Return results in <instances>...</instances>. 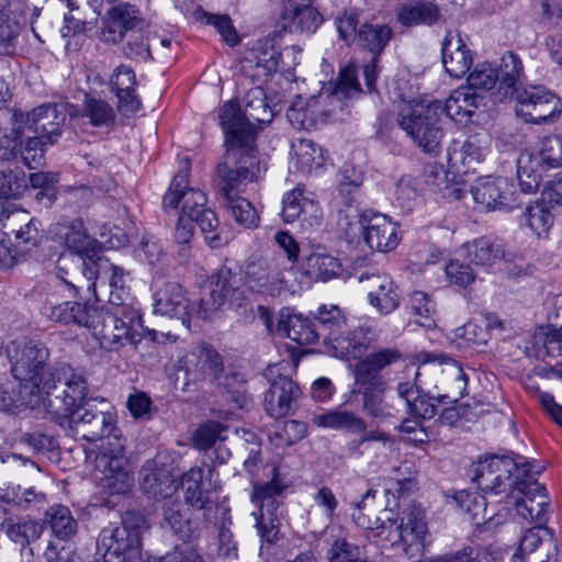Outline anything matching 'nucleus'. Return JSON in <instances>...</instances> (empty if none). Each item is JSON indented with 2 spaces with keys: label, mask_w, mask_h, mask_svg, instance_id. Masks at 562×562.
Masks as SVG:
<instances>
[{
  "label": "nucleus",
  "mask_w": 562,
  "mask_h": 562,
  "mask_svg": "<svg viewBox=\"0 0 562 562\" xmlns=\"http://www.w3.org/2000/svg\"><path fill=\"white\" fill-rule=\"evenodd\" d=\"M60 378L67 380L61 393L48 397L45 409L69 434L88 442L106 439L94 459L95 477L110 494H124L133 485L127 469L125 439L115 425V414L106 401L86 400L88 382L82 370L60 367Z\"/></svg>",
  "instance_id": "1"
},
{
  "label": "nucleus",
  "mask_w": 562,
  "mask_h": 562,
  "mask_svg": "<svg viewBox=\"0 0 562 562\" xmlns=\"http://www.w3.org/2000/svg\"><path fill=\"white\" fill-rule=\"evenodd\" d=\"M41 314L60 325L90 329L102 348L112 350L140 340L142 314L139 307L115 306L79 302H60L52 291L42 302Z\"/></svg>",
  "instance_id": "2"
},
{
  "label": "nucleus",
  "mask_w": 562,
  "mask_h": 562,
  "mask_svg": "<svg viewBox=\"0 0 562 562\" xmlns=\"http://www.w3.org/2000/svg\"><path fill=\"white\" fill-rule=\"evenodd\" d=\"M11 372L20 382L19 396L22 404L31 407L48 402V397L61 393L67 386V380L61 379L60 367H70L67 363H57L47 369L49 351L37 340L14 341L9 349Z\"/></svg>",
  "instance_id": "3"
},
{
  "label": "nucleus",
  "mask_w": 562,
  "mask_h": 562,
  "mask_svg": "<svg viewBox=\"0 0 562 562\" xmlns=\"http://www.w3.org/2000/svg\"><path fill=\"white\" fill-rule=\"evenodd\" d=\"M272 113L261 88L251 89L245 97V110L228 101L218 111L220 124L225 135V154L235 149L236 156L258 158L256 137L259 127L271 121Z\"/></svg>",
  "instance_id": "4"
},
{
  "label": "nucleus",
  "mask_w": 562,
  "mask_h": 562,
  "mask_svg": "<svg viewBox=\"0 0 562 562\" xmlns=\"http://www.w3.org/2000/svg\"><path fill=\"white\" fill-rule=\"evenodd\" d=\"M261 173L259 158L236 156L235 149L224 154L217 165L218 191L223 206L235 222L246 228L258 226L259 215L252 204L239 194Z\"/></svg>",
  "instance_id": "5"
},
{
  "label": "nucleus",
  "mask_w": 562,
  "mask_h": 562,
  "mask_svg": "<svg viewBox=\"0 0 562 562\" xmlns=\"http://www.w3.org/2000/svg\"><path fill=\"white\" fill-rule=\"evenodd\" d=\"M58 241L63 243L70 251L69 255H61L57 260L56 277L52 288L56 292L59 283L67 286L72 295H77L80 284L82 268L72 258H80L88 266L89 261L94 262L100 257L101 244L91 237L80 218H63L54 228Z\"/></svg>",
  "instance_id": "6"
},
{
  "label": "nucleus",
  "mask_w": 562,
  "mask_h": 562,
  "mask_svg": "<svg viewBox=\"0 0 562 562\" xmlns=\"http://www.w3.org/2000/svg\"><path fill=\"white\" fill-rule=\"evenodd\" d=\"M313 318L327 352L336 358L344 360L360 358L372 342L368 328L357 327L353 330H345L347 317L336 304L318 306Z\"/></svg>",
  "instance_id": "7"
},
{
  "label": "nucleus",
  "mask_w": 562,
  "mask_h": 562,
  "mask_svg": "<svg viewBox=\"0 0 562 562\" xmlns=\"http://www.w3.org/2000/svg\"><path fill=\"white\" fill-rule=\"evenodd\" d=\"M442 114L440 101L413 99L401 104L397 123L424 153L437 156L445 134Z\"/></svg>",
  "instance_id": "8"
},
{
  "label": "nucleus",
  "mask_w": 562,
  "mask_h": 562,
  "mask_svg": "<svg viewBox=\"0 0 562 562\" xmlns=\"http://www.w3.org/2000/svg\"><path fill=\"white\" fill-rule=\"evenodd\" d=\"M427 533L424 512L415 506L405 508L397 517L392 510L384 509L373 519L368 538L382 546L397 547L409 553L414 548L423 547Z\"/></svg>",
  "instance_id": "9"
},
{
  "label": "nucleus",
  "mask_w": 562,
  "mask_h": 562,
  "mask_svg": "<svg viewBox=\"0 0 562 562\" xmlns=\"http://www.w3.org/2000/svg\"><path fill=\"white\" fill-rule=\"evenodd\" d=\"M538 473L540 470H535L533 465L524 461L522 457L512 459L496 454L480 459L470 467L468 472L471 481L476 483L483 492L493 495L505 494L508 503L512 501L510 493L515 490L516 483Z\"/></svg>",
  "instance_id": "10"
},
{
  "label": "nucleus",
  "mask_w": 562,
  "mask_h": 562,
  "mask_svg": "<svg viewBox=\"0 0 562 562\" xmlns=\"http://www.w3.org/2000/svg\"><path fill=\"white\" fill-rule=\"evenodd\" d=\"M361 92L357 71L353 67H346L340 70L337 82L314 95L308 100L299 97L288 110V117L291 122L302 125L306 121H323L341 110L346 101Z\"/></svg>",
  "instance_id": "11"
},
{
  "label": "nucleus",
  "mask_w": 562,
  "mask_h": 562,
  "mask_svg": "<svg viewBox=\"0 0 562 562\" xmlns=\"http://www.w3.org/2000/svg\"><path fill=\"white\" fill-rule=\"evenodd\" d=\"M269 474L271 477L268 482L254 484L250 498L259 507L258 512L252 513L258 535L261 541L272 544L281 537L280 496L288 482L276 465L270 468Z\"/></svg>",
  "instance_id": "12"
},
{
  "label": "nucleus",
  "mask_w": 562,
  "mask_h": 562,
  "mask_svg": "<svg viewBox=\"0 0 562 562\" xmlns=\"http://www.w3.org/2000/svg\"><path fill=\"white\" fill-rule=\"evenodd\" d=\"M78 262V268H82L80 282L86 281L88 291H92L98 299L97 289L109 292L108 304L115 306L138 307L131 295L127 284L128 273L121 267L100 256L95 261H89L86 266L80 258H72Z\"/></svg>",
  "instance_id": "13"
},
{
  "label": "nucleus",
  "mask_w": 562,
  "mask_h": 562,
  "mask_svg": "<svg viewBox=\"0 0 562 562\" xmlns=\"http://www.w3.org/2000/svg\"><path fill=\"white\" fill-rule=\"evenodd\" d=\"M562 167V134L549 135L541 139L536 151L521 153L517 160V178L520 191L536 193L543 175Z\"/></svg>",
  "instance_id": "14"
},
{
  "label": "nucleus",
  "mask_w": 562,
  "mask_h": 562,
  "mask_svg": "<svg viewBox=\"0 0 562 562\" xmlns=\"http://www.w3.org/2000/svg\"><path fill=\"white\" fill-rule=\"evenodd\" d=\"M147 527L143 515L136 512H126L120 524H110L102 529L98 546L127 557L130 562L132 560L142 562L140 536Z\"/></svg>",
  "instance_id": "15"
},
{
  "label": "nucleus",
  "mask_w": 562,
  "mask_h": 562,
  "mask_svg": "<svg viewBox=\"0 0 562 562\" xmlns=\"http://www.w3.org/2000/svg\"><path fill=\"white\" fill-rule=\"evenodd\" d=\"M190 175V161L186 158L180 162V169L173 177L168 191L162 198V207L165 211H176L180 204V215L191 220L196 218L206 207L207 199L203 191L188 187Z\"/></svg>",
  "instance_id": "16"
},
{
  "label": "nucleus",
  "mask_w": 562,
  "mask_h": 562,
  "mask_svg": "<svg viewBox=\"0 0 562 562\" xmlns=\"http://www.w3.org/2000/svg\"><path fill=\"white\" fill-rule=\"evenodd\" d=\"M513 504L517 514L529 522H536V528H547V514L550 507V499L543 485L533 474L529 479H521L516 483L515 490L510 493Z\"/></svg>",
  "instance_id": "17"
},
{
  "label": "nucleus",
  "mask_w": 562,
  "mask_h": 562,
  "mask_svg": "<svg viewBox=\"0 0 562 562\" xmlns=\"http://www.w3.org/2000/svg\"><path fill=\"white\" fill-rule=\"evenodd\" d=\"M240 278L231 268L223 266L210 278V292L199 300L198 317L206 319L226 303H239L243 300Z\"/></svg>",
  "instance_id": "18"
},
{
  "label": "nucleus",
  "mask_w": 562,
  "mask_h": 562,
  "mask_svg": "<svg viewBox=\"0 0 562 562\" xmlns=\"http://www.w3.org/2000/svg\"><path fill=\"white\" fill-rule=\"evenodd\" d=\"M154 293V313L176 318L190 328L192 317H198V303H190L182 285L175 281H156Z\"/></svg>",
  "instance_id": "19"
},
{
  "label": "nucleus",
  "mask_w": 562,
  "mask_h": 562,
  "mask_svg": "<svg viewBox=\"0 0 562 562\" xmlns=\"http://www.w3.org/2000/svg\"><path fill=\"white\" fill-rule=\"evenodd\" d=\"M516 113L526 122L542 124L561 113L560 99L541 86H532L516 93Z\"/></svg>",
  "instance_id": "20"
},
{
  "label": "nucleus",
  "mask_w": 562,
  "mask_h": 562,
  "mask_svg": "<svg viewBox=\"0 0 562 562\" xmlns=\"http://www.w3.org/2000/svg\"><path fill=\"white\" fill-rule=\"evenodd\" d=\"M562 542L551 528H530L520 538L510 562H559Z\"/></svg>",
  "instance_id": "21"
},
{
  "label": "nucleus",
  "mask_w": 562,
  "mask_h": 562,
  "mask_svg": "<svg viewBox=\"0 0 562 562\" xmlns=\"http://www.w3.org/2000/svg\"><path fill=\"white\" fill-rule=\"evenodd\" d=\"M66 117L64 104L45 103L26 114H14V122L19 124L18 132L22 135L25 132L41 133L43 137L57 142L61 135V127L66 122Z\"/></svg>",
  "instance_id": "22"
},
{
  "label": "nucleus",
  "mask_w": 562,
  "mask_h": 562,
  "mask_svg": "<svg viewBox=\"0 0 562 562\" xmlns=\"http://www.w3.org/2000/svg\"><path fill=\"white\" fill-rule=\"evenodd\" d=\"M212 467H192L181 475L183 499L190 507L202 510L213 503L221 488Z\"/></svg>",
  "instance_id": "23"
},
{
  "label": "nucleus",
  "mask_w": 562,
  "mask_h": 562,
  "mask_svg": "<svg viewBox=\"0 0 562 562\" xmlns=\"http://www.w3.org/2000/svg\"><path fill=\"white\" fill-rule=\"evenodd\" d=\"M471 194L475 204L484 211L512 210L520 204L514 183L503 177L476 179Z\"/></svg>",
  "instance_id": "24"
},
{
  "label": "nucleus",
  "mask_w": 562,
  "mask_h": 562,
  "mask_svg": "<svg viewBox=\"0 0 562 562\" xmlns=\"http://www.w3.org/2000/svg\"><path fill=\"white\" fill-rule=\"evenodd\" d=\"M149 23L143 18L135 4L117 2L108 10L103 19L102 41L108 44H119L127 33L145 31Z\"/></svg>",
  "instance_id": "25"
},
{
  "label": "nucleus",
  "mask_w": 562,
  "mask_h": 562,
  "mask_svg": "<svg viewBox=\"0 0 562 562\" xmlns=\"http://www.w3.org/2000/svg\"><path fill=\"white\" fill-rule=\"evenodd\" d=\"M364 240L371 249L391 251L400 243L397 226L384 214H363L360 217Z\"/></svg>",
  "instance_id": "26"
},
{
  "label": "nucleus",
  "mask_w": 562,
  "mask_h": 562,
  "mask_svg": "<svg viewBox=\"0 0 562 562\" xmlns=\"http://www.w3.org/2000/svg\"><path fill=\"white\" fill-rule=\"evenodd\" d=\"M302 391L291 378L279 375L276 378L265 395V408L269 416L282 418L296 406Z\"/></svg>",
  "instance_id": "27"
},
{
  "label": "nucleus",
  "mask_w": 562,
  "mask_h": 562,
  "mask_svg": "<svg viewBox=\"0 0 562 562\" xmlns=\"http://www.w3.org/2000/svg\"><path fill=\"white\" fill-rule=\"evenodd\" d=\"M245 280L250 290L271 296L278 295L285 288L279 266L262 259L247 263Z\"/></svg>",
  "instance_id": "28"
},
{
  "label": "nucleus",
  "mask_w": 562,
  "mask_h": 562,
  "mask_svg": "<svg viewBox=\"0 0 562 562\" xmlns=\"http://www.w3.org/2000/svg\"><path fill=\"white\" fill-rule=\"evenodd\" d=\"M419 371L416 370L414 381L400 382L396 386L397 395L405 401L407 413L416 418L428 420L436 416L437 404L442 402L440 395L431 396L418 384Z\"/></svg>",
  "instance_id": "29"
},
{
  "label": "nucleus",
  "mask_w": 562,
  "mask_h": 562,
  "mask_svg": "<svg viewBox=\"0 0 562 562\" xmlns=\"http://www.w3.org/2000/svg\"><path fill=\"white\" fill-rule=\"evenodd\" d=\"M430 362H438L439 366H445L441 373L443 374L442 384L446 393L441 394L440 397L457 403L465 395L468 387V378L461 364L443 353H424L420 356L422 364Z\"/></svg>",
  "instance_id": "30"
},
{
  "label": "nucleus",
  "mask_w": 562,
  "mask_h": 562,
  "mask_svg": "<svg viewBox=\"0 0 562 562\" xmlns=\"http://www.w3.org/2000/svg\"><path fill=\"white\" fill-rule=\"evenodd\" d=\"M359 279L368 281L369 302L379 313L389 315L400 306L398 286L387 274H361Z\"/></svg>",
  "instance_id": "31"
},
{
  "label": "nucleus",
  "mask_w": 562,
  "mask_h": 562,
  "mask_svg": "<svg viewBox=\"0 0 562 562\" xmlns=\"http://www.w3.org/2000/svg\"><path fill=\"white\" fill-rule=\"evenodd\" d=\"M442 64L452 78L463 77L471 68L473 58L458 32L448 31L442 42Z\"/></svg>",
  "instance_id": "32"
},
{
  "label": "nucleus",
  "mask_w": 562,
  "mask_h": 562,
  "mask_svg": "<svg viewBox=\"0 0 562 562\" xmlns=\"http://www.w3.org/2000/svg\"><path fill=\"white\" fill-rule=\"evenodd\" d=\"M282 216L286 223L301 220L310 225H318L322 211L312 198L305 196L304 190L295 188L283 198Z\"/></svg>",
  "instance_id": "33"
},
{
  "label": "nucleus",
  "mask_w": 562,
  "mask_h": 562,
  "mask_svg": "<svg viewBox=\"0 0 562 562\" xmlns=\"http://www.w3.org/2000/svg\"><path fill=\"white\" fill-rule=\"evenodd\" d=\"M281 19L283 27L290 32L314 33L323 23V16L311 2H288Z\"/></svg>",
  "instance_id": "34"
},
{
  "label": "nucleus",
  "mask_w": 562,
  "mask_h": 562,
  "mask_svg": "<svg viewBox=\"0 0 562 562\" xmlns=\"http://www.w3.org/2000/svg\"><path fill=\"white\" fill-rule=\"evenodd\" d=\"M468 259L471 263L488 268L501 260H510L512 255L505 248V244L494 237H481L464 246Z\"/></svg>",
  "instance_id": "35"
},
{
  "label": "nucleus",
  "mask_w": 562,
  "mask_h": 562,
  "mask_svg": "<svg viewBox=\"0 0 562 562\" xmlns=\"http://www.w3.org/2000/svg\"><path fill=\"white\" fill-rule=\"evenodd\" d=\"M300 54L301 48L295 45L286 46L282 50L273 45L263 48L256 55L257 72L255 76H268L279 69L289 70L299 63L296 58Z\"/></svg>",
  "instance_id": "36"
},
{
  "label": "nucleus",
  "mask_w": 562,
  "mask_h": 562,
  "mask_svg": "<svg viewBox=\"0 0 562 562\" xmlns=\"http://www.w3.org/2000/svg\"><path fill=\"white\" fill-rule=\"evenodd\" d=\"M277 330L299 345H311L321 339L315 322L302 314L281 313Z\"/></svg>",
  "instance_id": "37"
},
{
  "label": "nucleus",
  "mask_w": 562,
  "mask_h": 562,
  "mask_svg": "<svg viewBox=\"0 0 562 562\" xmlns=\"http://www.w3.org/2000/svg\"><path fill=\"white\" fill-rule=\"evenodd\" d=\"M177 9L192 21L214 25L228 45L235 46L238 44L239 37L227 14L207 13L196 2H180Z\"/></svg>",
  "instance_id": "38"
},
{
  "label": "nucleus",
  "mask_w": 562,
  "mask_h": 562,
  "mask_svg": "<svg viewBox=\"0 0 562 562\" xmlns=\"http://www.w3.org/2000/svg\"><path fill=\"white\" fill-rule=\"evenodd\" d=\"M199 359L213 374L220 386L225 389L245 383V376L233 368L224 366L223 357L213 347L205 345L200 348Z\"/></svg>",
  "instance_id": "39"
},
{
  "label": "nucleus",
  "mask_w": 562,
  "mask_h": 562,
  "mask_svg": "<svg viewBox=\"0 0 562 562\" xmlns=\"http://www.w3.org/2000/svg\"><path fill=\"white\" fill-rule=\"evenodd\" d=\"M162 517L164 521L180 540L189 542L198 538V526L187 513L182 512V505L179 501H166L162 507Z\"/></svg>",
  "instance_id": "40"
},
{
  "label": "nucleus",
  "mask_w": 562,
  "mask_h": 562,
  "mask_svg": "<svg viewBox=\"0 0 562 562\" xmlns=\"http://www.w3.org/2000/svg\"><path fill=\"white\" fill-rule=\"evenodd\" d=\"M479 108V95L468 88H459L451 92L442 104L446 115L458 123H467Z\"/></svg>",
  "instance_id": "41"
},
{
  "label": "nucleus",
  "mask_w": 562,
  "mask_h": 562,
  "mask_svg": "<svg viewBox=\"0 0 562 562\" xmlns=\"http://www.w3.org/2000/svg\"><path fill=\"white\" fill-rule=\"evenodd\" d=\"M441 19L442 13L436 2H406L397 13V20L404 26L432 25Z\"/></svg>",
  "instance_id": "42"
},
{
  "label": "nucleus",
  "mask_w": 562,
  "mask_h": 562,
  "mask_svg": "<svg viewBox=\"0 0 562 562\" xmlns=\"http://www.w3.org/2000/svg\"><path fill=\"white\" fill-rule=\"evenodd\" d=\"M387 385L358 387L352 394H360L362 411L371 418L380 422L393 416V406L385 401Z\"/></svg>",
  "instance_id": "43"
},
{
  "label": "nucleus",
  "mask_w": 562,
  "mask_h": 562,
  "mask_svg": "<svg viewBox=\"0 0 562 562\" xmlns=\"http://www.w3.org/2000/svg\"><path fill=\"white\" fill-rule=\"evenodd\" d=\"M139 475L143 492L154 498H167L173 490L168 471L158 469L154 463H146L140 469Z\"/></svg>",
  "instance_id": "44"
},
{
  "label": "nucleus",
  "mask_w": 562,
  "mask_h": 562,
  "mask_svg": "<svg viewBox=\"0 0 562 562\" xmlns=\"http://www.w3.org/2000/svg\"><path fill=\"white\" fill-rule=\"evenodd\" d=\"M315 425L336 430H346L359 435L367 428V423L352 412L342 409H331L326 413L315 415L313 418Z\"/></svg>",
  "instance_id": "45"
},
{
  "label": "nucleus",
  "mask_w": 562,
  "mask_h": 562,
  "mask_svg": "<svg viewBox=\"0 0 562 562\" xmlns=\"http://www.w3.org/2000/svg\"><path fill=\"white\" fill-rule=\"evenodd\" d=\"M483 148L477 135L470 136L462 144L453 142L447 150V159L452 168L460 166L471 169L482 160Z\"/></svg>",
  "instance_id": "46"
},
{
  "label": "nucleus",
  "mask_w": 562,
  "mask_h": 562,
  "mask_svg": "<svg viewBox=\"0 0 562 562\" xmlns=\"http://www.w3.org/2000/svg\"><path fill=\"white\" fill-rule=\"evenodd\" d=\"M18 125L19 124L14 123L13 132L16 134V138L20 139L22 160L30 169L36 168L42 164L47 146L56 142L43 137L41 133L25 132V134L22 135L18 132Z\"/></svg>",
  "instance_id": "47"
},
{
  "label": "nucleus",
  "mask_w": 562,
  "mask_h": 562,
  "mask_svg": "<svg viewBox=\"0 0 562 562\" xmlns=\"http://www.w3.org/2000/svg\"><path fill=\"white\" fill-rule=\"evenodd\" d=\"M81 117L88 120L89 124L94 127L110 128L115 123L116 113L108 101L85 94L81 105Z\"/></svg>",
  "instance_id": "48"
},
{
  "label": "nucleus",
  "mask_w": 562,
  "mask_h": 562,
  "mask_svg": "<svg viewBox=\"0 0 562 562\" xmlns=\"http://www.w3.org/2000/svg\"><path fill=\"white\" fill-rule=\"evenodd\" d=\"M294 165L303 173H312L322 169L324 156L322 148L313 140L300 138L293 142Z\"/></svg>",
  "instance_id": "49"
},
{
  "label": "nucleus",
  "mask_w": 562,
  "mask_h": 562,
  "mask_svg": "<svg viewBox=\"0 0 562 562\" xmlns=\"http://www.w3.org/2000/svg\"><path fill=\"white\" fill-rule=\"evenodd\" d=\"M393 36L392 29L386 24L364 23L360 26L357 38L359 45L372 54V57H379Z\"/></svg>",
  "instance_id": "50"
},
{
  "label": "nucleus",
  "mask_w": 562,
  "mask_h": 562,
  "mask_svg": "<svg viewBox=\"0 0 562 562\" xmlns=\"http://www.w3.org/2000/svg\"><path fill=\"white\" fill-rule=\"evenodd\" d=\"M25 16L19 8L8 3L0 10V54H8L19 35Z\"/></svg>",
  "instance_id": "51"
},
{
  "label": "nucleus",
  "mask_w": 562,
  "mask_h": 562,
  "mask_svg": "<svg viewBox=\"0 0 562 562\" xmlns=\"http://www.w3.org/2000/svg\"><path fill=\"white\" fill-rule=\"evenodd\" d=\"M498 82L501 87L510 90V94H516L517 86L525 79L524 65L520 57L514 52H506L499 59L496 68Z\"/></svg>",
  "instance_id": "52"
},
{
  "label": "nucleus",
  "mask_w": 562,
  "mask_h": 562,
  "mask_svg": "<svg viewBox=\"0 0 562 562\" xmlns=\"http://www.w3.org/2000/svg\"><path fill=\"white\" fill-rule=\"evenodd\" d=\"M340 261L328 254L314 252L306 258L305 273L314 280L326 282L341 272Z\"/></svg>",
  "instance_id": "53"
},
{
  "label": "nucleus",
  "mask_w": 562,
  "mask_h": 562,
  "mask_svg": "<svg viewBox=\"0 0 562 562\" xmlns=\"http://www.w3.org/2000/svg\"><path fill=\"white\" fill-rule=\"evenodd\" d=\"M46 516L50 530L56 539L68 541L76 535L78 524L67 506H52L47 510Z\"/></svg>",
  "instance_id": "54"
},
{
  "label": "nucleus",
  "mask_w": 562,
  "mask_h": 562,
  "mask_svg": "<svg viewBox=\"0 0 562 562\" xmlns=\"http://www.w3.org/2000/svg\"><path fill=\"white\" fill-rule=\"evenodd\" d=\"M2 529L11 541L22 548L36 541L43 532V526L36 521L15 520L12 518L5 519L2 522Z\"/></svg>",
  "instance_id": "55"
},
{
  "label": "nucleus",
  "mask_w": 562,
  "mask_h": 562,
  "mask_svg": "<svg viewBox=\"0 0 562 562\" xmlns=\"http://www.w3.org/2000/svg\"><path fill=\"white\" fill-rule=\"evenodd\" d=\"M69 12L65 14V23L74 32H83L92 25L100 15V10L92 2H67Z\"/></svg>",
  "instance_id": "56"
},
{
  "label": "nucleus",
  "mask_w": 562,
  "mask_h": 562,
  "mask_svg": "<svg viewBox=\"0 0 562 562\" xmlns=\"http://www.w3.org/2000/svg\"><path fill=\"white\" fill-rule=\"evenodd\" d=\"M526 226L538 237H546L553 225V215L543 202H536L524 212Z\"/></svg>",
  "instance_id": "57"
},
{
  "label": "nucleus",
  "mask_w": 562,
  "mask_h": 562,
  "mask_svg": "<svg viewBox=\"0 0 562 562\" xmlns=\"http://www.w3.org/2000/svg\"><path fill=\"white\" fill-rule=\"evenodd\" d=\"M457 507L468 514L475 524L486 519V498L477 492L459 491L453 495Z\"/></svg>",
  "instance_id": "58"
},
{
  "label": "nucleus",
  "mask_w": 562,
  "mask_h": 562,
  "mask_svg": "<svg viewBox=\"0 0 562 562\" xmlns=\"http://www.w3.org/2000/svg\"><path fill=\"white\" fill-rule=\"evenodd\" d=\"M501 552L492 546H464L448 552V562H501Z\"/></svg>",
  "instance_id": "59"
},
{
  "label": "nucleus",
  "mask_w": 562,
  "mask_h": 562,
  "mask_svg": "<svg viewBox=\"0 0 562 562\" xmlns=\"http://www.w3.org/2000/svg\"><path fill=\"white\" fill-rule=\"evenodd\" d=\"M533 345L539 350L537 357L542 355L558 356L562 353V324L560 327H540L532 337Z\"/></svg>",
  "instance_id": "60"
},
{
  "label": "nucleus",
  "mask_w": 562,
  "mask_h": 562,
  "mask_svg": "<svg viewBox=\"0 0 562 562\" xmlns=\"http://www.w3.org/2000/svg\"><path fill=\"white\" fill-rule=\"evenodd\" d=\"M327 560L328 562H358L370 559L363 548L348 541L345 537H338L327 551Z\"/></svg>",
  "instance_id": "61"
},
{
  "label": "nucleus",
  "mask_w": 562,
  "mask_h": 562,
  "mask_svg": "<svg viewBox=\"0 0 562 562\" xmlns=\"http://www.w3.org/2000/svg\"><path fill=\"white\" fill-rule=\"evenodd\" d=\"M127 40L122 47L123 56L131 60H148L151 58L149 36L145 31H133L126 34Z\"/></svg>",
  "instance_id": "62"
},
{
  "label": "nucleus",
  "mask_w": 562,
  "mask_h": 562,
  "mask_svg": "<svg viewBox=\"0 0 562 562\" xmlns=\"http://www.w3.org/2000/svg\"><path fill=\"white\" fill-rule=\"evenodd\" d=\"M359 359L353 368L355 389L387 385L382 372L367 357Z\"/></svg>",
  "instance_id": "63"
},
{
  "label": "nucleus",
  "mask_w": 562,
  "mask_h": 562,
  "mask_svg": "<svg viewBox=\"0 0 562 562\" xmlns=\"http://www.w3.org/2000/svg\"><path fill=\"white\" fill-rule=\"evenodd\" d=\"M408 308L412 314L420 317V319L416 321L419 325L429 327L434 323L436 305L427 293L423 291L413 292L409 297Z\"/></svg>",
  "instance_id": "64"
}]
</instances>
